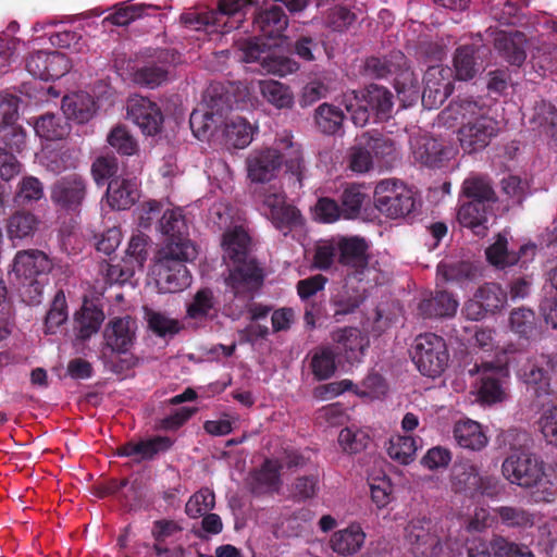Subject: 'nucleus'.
Masks as SVG:
<instances>
[{
    "label": "nucleus",
    "instance_id": "obj_26",
    "mask_svg": "<svg viewBox=\"0 0 557 557\" xmlns=\"http://www.w3.org/2000/svg\"><path fill=\"white\" fill-rule=\"evenodd\" d=\"M491 213L492 208L482 202H467L459 208L457 218L462 226L470 228L475 235L485 236Z\"/></svg>",
    "mask_w": 557,
    "mask_h": 557
},
{
    "label": "nucleus",
    "instance_id": "obj_24",
    "mask_svg": "<svg viewBox=\"0 0 557 557\" xmlns=\"http://www.w3.org/2000/svg\"><path fill=\"white\" fill-rule=\"evenodd\" d=\"M172 441L165 436H157L137 443L129 442L117 449L119 455L132 457L135 461L152 459L159 453L168 450Z\"/></svg>",
    "mask_w": 557,
    "mask_h": 557
},
{
    "label": "nucleus",
    "instance_id": "obj_35",
    "mask_svg": "<svg viewBox=\"0 0 557 557\" xmlns=\"http://www.w3.org/2000/svg\"><path fill=\"white\" fill-rule=\"evenodd\" d=\"M255 26L267 37L280 36L288 25V20L281 7L273 5L261 11L255 18Z\"/></svg>",
    "mask_w": 557,
    "mask_h": 557
},
{
    "label": "nucleus",
    "instance_id": "obj_7",
    "mask_svg": "<svg viewBox=\"0 0 557 557\" xmlns=\"http://www.w3.org/2000/svg\"><path fill=\"white\" fill-rule=\"evenodd\" d=\"M507 361L497 360L493 362L475 363L469 369L470 375H480V384L478 387V396L482 403L495 404L504 401L507 397L505 387V377L508 372L506 369Z\"/></svg>",
    "mask_w": 557,
    "mask_h": 557
},
{
    "label": "nucleus",
    "instance_id": "obj_4",
    "mask_svg": "<svg viewBox=\"0 0 557 557\" xmlns=\"http://www.w3.org/2000/svg\"><path fill=\"white\" fill-rule=\"evenodd\" d=\"M203 102V108L194 110L189 117L190 128L200 139L222 129L226 113L231 110L228 95L220 92L216 87L206 91Z\"/></svg>",
    "mask_w": 557,
    "mask_h": 557
},
{
    "label": "nucleus",
    "instance_id": "obj_18",
    "mask_svg": "<svg viewBox=\"0 0 557 557\" xmlns=\"http://www.w3.org/2000/svg\"><path fill=\"white\" fill-rule=\"evenodd\" d=\"M263 206L269 210V218L278 228L295 225L300 220L299 211L294 206L286 203L285 195L282 191L270 188L264 194Z\"/></svg>",
    "mask_w": 557,
    "mask_h": 557
},
{
    "label": "nucleus",
    "instance_id": "obj_44",
    "mask_svg": "<svg viewBox=\"0 0 557 557\" xmlns=\"http://www.w3.org/2000/svg\"><path fill=\"white\" fill-rule=\"evenodd\" d=\"M494 513L507 528L527 529L534 524V515L520 506H499Z\"/></svg>",
    "mask_w": 557,
    "mask_h": 557
},
{
    "label": "nucleus",
    "instance_id": "obj_11",
    "mask_svg": "<svg viewBox=\"0 0 557 557\" xmlns=\"http://www.w3.org/2000/svg\"><path fill=\"white\" fill-rule=\"evenodd\" d=\"M87 196V182L77 174L58 180L51 188L52 202L66 211L78 212Z\"/></svg>",
    "mask_w": 557,
    "mask_h": 557
},
{
    "label": "nucleus",
    "instance_id": "obj_14",
    "mask_svg": "<svg viewBox=\"0 0 557 557\" xmlns=\"http://www.w3.org/2000/svg\"><path fill=\"white\" fill-rule=\"evenodd\" d=\"M282 166V156L273 148L253 150L246 159L248 178L255 183L270 182Z\"/></svg>",
    "mask_w": 557,
    "mask_h": 557
},
{
    "label": "nucleus",
    "instance_id": "obj_27",
    "mask_svg": "<svg viewBox=\"0 0 557 557\" xmlns=\"http://www.w3.org/2000/svg\"><path fill=\"white\" fill-rule=\"evenodd\" d=\"M196 246L186 237L169 238L158 250L154 262L160 263L164 255H168L169 264L185 265L197 257Z\"/></svg>",
    "mask_w": 557,
    "mask_h": 557
},
{
    "label": "nucleus",
    "instance_id": "obj_19",
    "mask_svg": "<svg viewBox=\"0 0 557 557\" xmlns=\"http://www.w3.org/2000/svg\"><path fill=\"white\" fill-rule=\"evenodd\" d=\"M368 245L363 238L342 237L338 239V262L361 273L369 263Z\"/></svg>",
    "mask_w": 557,
    "mask_h": 557
},
{
    "label": "nucleus",
    "instance_id": "obj_57",
    "mask_svg": "<svg viewBox=\"0 0 557 557\" xmlns=\"http://www.w3.org/2000/svg\"><path fill=\"white\" fill-rule=\"evenodd\" d=\"M342 103L351 114V121L356 126L363 127L368 124L371 110L360 100V95L357 91L345 92Z\"/></svg>",
    "mask_w": 557,
    "mask_h": 557
},
{
    "label": "nucleus",
    "instance_id": "obj_47",
    "mask_svg": "<svg viewBox=\"0 0 557 557\" xmlns=\"http://www.w3.org/2000/svg\"><path fill=\"white\" fill-rule=\"evenodd\" d=\"M37 135L48 140H59L70 133V126L54 114H45L35 123Z\"/></svg>",
    "mask_w": 557,
    "mask_h": 557
},
{
    "label": "nucleus",
    "instance_id": "obj_32",
    "mask_svg": "<svg viewBox=\"0 0 557 557\" xmlns=\"http://www.w3.org/2000/svg\"><path fill=\"white\" fill-rule=\"evenodd\" d=\"M62 110L65 116L77 123L89 121L95 113V101L87 92H76L63 97Z\"/></svg>",
    "mask_w": 557,
    "mask_h": 557
},
{
    "label": "nucleus",
    "instance_id": "obj_22",
    "mask_svg": "<svg viewBox=\"0 0 557 557\" xmlns=\"http://www.w3.org/2000/svg\"><path fill=\"white\" fill-rule=\"evenodd\" d=\"M481 53V49L472 45L461 46L455 51L453 62L457 79H472L483 70Z\"/></svg>",
    "mask_w": 557,
    "mask_h": 557
},
{
    "label": "nucleus",
    "instance_id": "obj_20",
    "mask_svg": "<svg viewBox=\"0 0 557 557\" xmlns=\"http://www.w3.org/2000/svg\"><path fill=\"white\" fill-rule=\"evenodd\" d=\"M366 533L358 523L334 532L329 541L331 549L339 556H352L363 546Z\"/></svg>",
    "mask_w": 557,
    "mask_h": 557
},
{
    "label": "nucleus",
    "instance_id": "obj_5",
    "mask_svg": "<svg viewBox=\"0 0 557 557\" xmlns=\"http://www.w3.org/2000/svg\"><path fill=\"white\" fill-rule=\"evenodd\" d=\"M374 203L376 209L386 216L403 218L414 209V193L397 180H383L375 186Z\"/></svg>",
    "mask_w": 557,
    "mask_h": 557
},
{
    "label": "nucleus",
    "instance_id": "obj_38",
    "mask_svg": "<svg viewBox=\"0 0 557 557\" xmlns=\"http://www.w3.org/2000/svg\"><path fill=\"white\" fill-rule=\"evenodd\" d=\"M313 119L320 132L334 135L342 129L345 114L338 107L324 102L314 110Z\"/></svg>",
    "mask_w": 557,
    "mask_h": 557
},
{
    "label": "nucleus",
    "instance_id": "obj_12",
    "mask_svg": "<svg viewBox=\"0 0 557 557\" xmlns=\"http://www.w3.org/2000/svg\"><path fill=\"white\" fill-rule=\"evenodd\" d=\"M26 69L34 77L48 81L64 76L71 69V62L59 51H37L27 58Z\"/></svg>",
    "mask_w": 557,
    "mask_h": 557
},
{
    "label": "nucleus",
    "instance_id": "obj_30",
    "mask_svg": "<svg viewBox=\"0 0 557 557\" xmlns=\"http://www.w3.org/2000/svg\"><path fill=\"white\" fill-rule=\"evenodd\" d=\"M256 84L263 100L275 109H290L294 106V94L287 85L274 79H259Z\"/></svg>",
    "mask_w": 557,
    "mask_h": 557
},
{
    "label": "nucleus",
    "instance_id": "obj_10",
    "mask_svg": "<svg viewBox=\"0 0 557 557\" xmlns=\"http://www.w3.org/2000/svg\"><path fill=\"white\" fill-rule=\"evenodd\" d=\"M453 72L443 65L430 66L424 74L422 104L432 110L442 106L453 92Z\"/></svg>",
    "mask_w": 557,
    "mask_h": 557
},
{
    "label": "nucleus",
    "instance_id": "obj_50",
    "mask_svg": "<svg viewBox=\"0 0 557 557\" xmlns=\"http://www.w3.org/2000/svg\"><path fill=\"white\" fill-rule=\"evenodd\" d=\"M454 484L458 490L479 491L482 488V478L479 468L470 462H463L455 468Z\"/></svg>",
    "mask_w": 557,
    "mask_h": 557
},
{
    "label": "nucleus",
    "instance_id": "obj_48",
    "mask_svg": "<svg viewBox=\"0 0 557 557\" xmlns=\"http://www.w3.org/2000/svg\"><path fill=\"white\" fill-rule=\"evenodd\" d=\"M511 330L524 338H532L539 334L537 322L532 310L518 308L510 313Z\"/></svg>",
    "mask_w": 557,
    "mask_h": 557
},
{
    "label": "nucleus",
    "instance_id": "obj_28",
    "mask_svg": "<svg viewBox=\"0 0 557 557\" xmlns=\"http://www.w3.org/2000/svg\"><path fill=\"white\" fill-rule=\"evenodd\" d=\"M525 42V36L520 32L499 33L495 38L494 46L510 64L519 66L527 58Z\"/></svg>",
    "mask_w": 557,
    "mask_h": 557
},
{
    "label": "nucleus",
    "instance_id": "obj_6",
    "mask_svg": "<svg viewBox=\"0 0 557 557\" xmlns=\"http://www.w3.org/2000/svg\"><path fill=\"white\" fill-rule=\"evenodd\" d=\"M412 360L423 375L430 377L441 375L449 361L445 341L433 333L419 335L416 338Z\"/></svg>",
    "mask_w": 557,
    "mask_h": 557
},
{
    "label": "nucleus",
    "instance_id": "obj_62",
    "mask_svg": "<svg viewBox=\"0 0 557 557\" xmlns=\"http://www.w3.org/2000/svg\"><path fill=\"white\" fill-rule=\"evenodd\" d=\"M108 143L117 152L132 156L137 152L138 146L135 138L129 134L127 128L117 125L108 135Z\"/></svg>",
    "mask_w": 557,
    "mask_h": 557
},
{
    "label": "nucleus",
    "instance_id": "obj_1",
    "mask_svg": "<svg viewBox=\"0 0 557 557\" xmlns=\"http://www.w3.org/2000/svg\"><path fill=\"white\" fill-rule=\"evenodd\" d=\"M488 111L473 98H459L441 112L440 121L449 127L460 122L459 144L466 152L472 153L485 148L498 132V123Z\"/></svg>",
    "mask_w": 557,
    "mask_h": 557
},
{
    "label": "nucleus",
    "instance_id": "obj_42",
    "mask_svg": "<svg viewBox=\"0 0 557 557\" xmlns=\"http://www.w3.org/2000/svg\"><path fill=\"white\" fill-rule=\"evenodd\" d=\"M462 191L470 198L469 202H482L485 207L492 208L496 201L495 191L491 183L480 176H471L463 182Z\"/></svg>",
    "mask_w": 557,
    "mask_h": 557
},
{
    "label": "nucleus",
    "instance_id": "obj_16",
    "mask_svg": "<svg viewBox=\"0 0 557 557\" xmlns=\"http://www.w3.org/2000/svg\"><path fill=\"white\" fill-rule=\"evenodd\" d=\"M137 330L136 321L129 317H116L106 325L103 337L106 345L115 352L124 354L132 347Z\"/></svg>",
    "mask_w": 557,
    "mask_h": 557
},
{
    "label": "nucleus",
    "instance_id": "obj_37",
    "mask_svg": "<svg viewBox=\"0 0 557 557\" xmlns=\"http://www.w3.org/2000/svg\"><path fill=\"white\" fill-rule=\"evenodd\" d=\"M280 469L277 461L265 460L251 478L252 491L258 494L277 491L281 485Z\"/></svg>",
    "mask_w": 557,
    "mask_h": 557
},
{
    "label": "nucleus",
    "instance_id": "obj_51",
    "mask_svg": "<svg viewBox=\"0 0 557 557\" xmlns=\"http://www.w3.org/2000/svg\"><path fill=\"white\" fill-rule=\"evenodd\" d=\"M416 450V442L411 436L395 435L391 437L387 446L388 456L403 465L413 460Z\"/></svg>",
    "mask_w": 557,
    "mask_h": 557
},
{
    "label": "nucleus",
    "instance_id": "obj_23",
    "mask_svg": "<svg viewBox=\"0 0 557 557\" xmlns=\"http://www.w3.org/2000/svg\"><path fill=\"white\" fill-rule=\"evenodd\" d=\"M230 113L231 111L226 113L221 129L224 143L228 147L243 149L252 140V127L242 116Z\"/></svg>",
    "mask_w": 557,
    "mask_h": 557
},
{
    "label": "nucleus",
    "instance_id": "obj_13",
    "mask_svg": "<svg viewBox=\"0 0 557 557\" xmlns=\"http://www.w3.org/2000/svg\"><path fill=\"white\" fill-rule=\"evenodd\" d=\"M127 117L133 121L144 134L152 136L159 133L163 122L159 107L141 96H133L127 100Z\"/></svg>",
    "mask_w": 557,
    "mask_h": 557
},
{
    "label": "nucleus",
    "instance_id": "obj_25",
    "mask_svg": "<svg viewBox=\"0 0 557 557\" xmlns=\"http://www.w3.org/2000/svg\"><path fill=\"white\" fill-rule=\"evenodd\" d=\"M453 433L458 445L470 450H481L488 443L482 425L470 419L456 422Z\"/></svg>",
    "mask_w": 557,
    "mask_h": 557
},
{
    "label": "nucleus",
    "instance_id": "obj_2",
    "mask_svg": "<svg viewBox=\"0 0 557 557\" xmlns=\"http://www.w3.org/2000/svg\"><path fill=\"white\" fill-rule=\"evenodd\" d=\"M224 258L233 262L225 284L235 296L250 297L263 281L262 270L250 256L251 240L243 226L227 231L223 236Z\"/></svg>",
    "mask_w": 557,
    "mask_h": 557
},
{
    "label": "nucleus",
    "instance_id": "obj_40",
    "mask_svg": "<svg viewBox=\"0 0 557 557\" xmlns=\"http://www.w3.org/2000/svg\"><path fill=\"white\" fill-rule=\"evenodd\" d=\"M39 220L30 212L17 211L7 222V233L10 239L32 237L37 231Z\"/></svg>",
    "mask_w": 557,
    "mask_h": 557
},
{
    "label": "nucleus",
    "instance_id": "obj_61",
    "mask_svg": "<svg viewBox=\"0 0 557 557\" xmlns=\"http://www.w3.org/2000/svg\"><path fill=\"white\" fill-rule=\"evenodd\" d=\"M160 228L169 238L185 237L187 224L182 210H166L160 220Z\"/></svg>",
    "mask_w": 557,
    "mask_h": 557
},
{
    "label": "nucleus",
    "instance_id": "obj_49",
    "mask_svg": "<svg viewBox=\"0 0 557 557\" xmlns=\"http://www.w3.org/2000/svg\"><path fill=\"white\" fill-rule=\"evenodd\" d=\"M475 295L488 313L502 310L507 302L506 292L496 283L484 284L478 288Z\"/></svg>",
    "mask_w": 557,
    "mask_h": 557
},
{
    "label": "nucleus",
    "instance_id": "obj_59",
    "mask_svg": "<svg viewBox=\"0 0 557 557\" xmlns=\"http://www.w3.org/2000/svg\"><path fill=\"white\" fill-rule=\"evenodd\" d=\"M132 79L137 85L156 88L168 79V71L162 66L146 65L134 71Z\"/></svg>",
    "mask_w": 557,
    "mask_h": 557
},
{
    "label": "nucleus",
    "instance_id": "obj_55",
    "mask_svg": "<svg viewBox=\"0 0 557 557\" xmlns=\"http://www.w3.org/2000/svg\"><path fill=\"white\" fill-rule=\"evenodd\" d=\"M312 373L318 380H327L335 370V354L329 347H322L314 351L311 359Z\"/></svg>",
    "mask_w": 557,
    "mask_h": 557
},
{
    "label": "nucleus",
    "instance_id": "obj_34",
    "mask_svg": "<svg viewBox=\"0 0 557 557\" xmlns=\"http://www.w3.org/2000/svg\"><path fill=\"white\" fill-rule=\"evenodd\" d=\"M458 301L447 292H437L433 297L419 305L421 314L428 318L453 317L457 312Z\"/></svg>",
    "mask_w": 557,
    "mask_h": 557
},
{
    "label": "nucleus",
    "instance_id": "obj_8",
    "mask_svg": "<svg viewBox=\"0 0 557 557\" xmlns=\"http://www.w3.org/2000/svg\"><path fill=\"white\" fill-rule=\"evenodd\" d=\"M443 529L428 519H416L406 528V537L416 555L438 557L444 552Z\"/></svg>",
    "mask_w": 557,
    "mask_h": 557
},
{
    "label": "nucleus",
    "instance_id": "obj_31",
    "mask_svg": "<svg viewBox=\"0 0 557 557\" xmlns=\"http://www.w3.org/2000/svg\"><path fill=\"white\" fill-rule=\"evenodd\" d=\"M530 124L557 146V109L550 102L540 101L533 107Z\"/></svg>",
    "mask_w": 557,
    "mask_h": 557
},
{
    "label": "nucleus",
    "instance_id": "obj_54",
    "mask_svg": "<svg viewBox=\"0 0 557 557\" xmlns=\"http://www.w3.org/2000/svg\"><path fill=\"white\" fill-rule=\"evenodd\" d=\"M66 320L67 306L65 295L63 290H58L46 315L45 332L47 334H54Z\"/></svg>",
    "mask_w": 557,
    "mask_h": 557
},
{
    "label": "nucleus",
    "instance_id": "obj_56",
    "mask_svg": "<svg viewBox=\"0 0 557 557\" xmlns=\"http://www.w3.org/2000/svg\"><path fill=\"white\" fill-rule=\"evenodd\" d=\"M214 506V493L209 488H201L188 499L185 511L190 518L197 519L208 513Z\"/></svg>",
    "mask_w": 557,
    "mask_h": 557
},
{
    "label": "nucleus",
    "instance_id": "obj_45",
    "mask_svg": "<svg viewBox=\"0 0 557 557\" xmlns=\"http://www.w3.org/2000/svg\"><path fill=\"white\" fill-rule=\"evenodd\" d=\"M144 313L148 327L158 336H173L181 330L178 320L169 317L164 312L144 307Z\"/></svg>",
    "mask_w": 557,
    "mask_h": 557
},
{
    "label": "nucleus",
    "instance_id": "obj_63",
    "mask_svg": "<svg viewBox=\"0 0 557 557\" xmlns=\"http://www.w3.org/2000/svg\"><path fill=\"white\" fill-rule=\"evenodd\" d=\"M491 548L495 557H534L527 546L518 545L500 535L492 537Z\"/></svg>",
    "mask_w": 557,
    "mask_h": 557
},
{
    "label": "nucleus",
    "instance_id": "obj_21",
    "mask_svg": "<svg viewBox=\"0 0 557 557\" xmlns=\"http://www.w3.org/2000/svg\"><path fill=\"white\" fill-rule=\"evenodd\" d=\"M166 256H163L160 263L154 262L158 283L164 292L176 293L189 285L190 277L186 265L169 264Z\"/></svg>",
    "mask_w": 557,
    "mask_h": 557
},
{
    "label": "nucleus",
    "instance_id": "obj_17",
    "mask_svg": "<svg viewBox=\"0 0 557 557\" xmlns=\"http://www.w3.org/2000/svg\"><path fill=\"white\" fill-rule=\"evenodd\" d=\"M52 261L48 256L36 249L18 251L13 261V272L25 280H34L52 270Z\"/></svg>",
    "mask_w": 557,
    "mask_h": 557
},
{
    "label": "nucleus",
    "instance_id": "obj_43",
    "mask_svg": "<svg viewBox=\"0 0 557 557\" xmlns=\"http://www.w3.org/2000/svg\"><path fill=\"white\" fill-rule=\"evenodd\" d=\"M360 100L380 119H385L393 106L392 94L379 85L369 86L361 94Z\"/></svg>",
    "mask_w": 557,
    "mask_h": 557
},
{
    "label": "nucleus",
    "instance_id": "obj_9",
    "mask_svg": "<svg viewBox=\"0 0 557 557\" xmlns=\"http://www.w3.org/2000/svg\"><path fill=\"white\" fill-rule=\"evenodd\" d=\"M239 60L246 63H259L260 73L285 76L295 71V63L287 58L275 55L264 44L245 40L239 46Z\"/></svg>",
    "mask_w": 557,
    "mask_h": 557
},
{
    "label": "nucleus",
    "instance_id": "obj_36",
    "mask_svg": "<svg viewBox=\"0 0 557 557\" xmlns=\"http://www.w3.org/2000/svg\"><path fill=\"white\" fill-rule=\"evenodd\" d=\"M104 320V313L92 304H85L81 311L75 314L76 336L79 339H87L96 334Z\"/></svg>",
    "mask_w": 557,
    "mask_h": 557
},
{
    "label": "nucleus",
    "instance_id": "obj_58",
    "mask_svg": "<svg viewBox=\"0 0 557 557\" xmlns=\"http://www.w3.org/2000/svg\"><path fill=\"white\" fill-rule=\"evenodd\" d=\"M369 442V435L364 431L355 428H345L338 435L341 447L349 454H357L366 449Z\"/></svg>",
    "mask_w": 557,
    "mask_h": 557
},
{
    "label": "nucleus",
    "instance_id": "obj_39",
    "mask_svg": "<svg viewBox=\"0 0 557 557\" xmlns=\"http://www.w3.org/2000/svg\"><path fill=\"white\" fill-rule=\"evenodd\" d=\"M258 0H219L220 26L226 30L238 28L243 22L245 10Z\"/></svg>",
    "mask_w": 557,
    "mask_h": 557
},
{
    "label": "nucleus",
    "instance_id": "obj_3",
    "mask_svg": "<svg viewBox=\"0 0 557 557\" xmlns=\"http://www.w3.org/2000/svg\"><path fill=\"white\" fill-rule=\"evenodd\" d=\"M503 474L512 484L529 490L536 503L553 502L557 486L545 473L543 461L527 451H515L503 462Z\"/></svg>",
    "mask_w": 557,
    "mask_h": 557
},
{
    "label": "nucleus",
    "instance_id": "obj_52",
    "mask_svg": "<svg viewBox=\"0 0 557 557\" xmlns=\"http://www.w3.org/2000/svg\"><path fill=\"white\" fill-rule=\"evenodd\" d=\"M361 143L372 150L373 159L384 160L393 157L396 151L394 140L377 132H363Z\"/></svg>",
    "mask_w": 557,
    "mask_h": 557
},
{
    "label": "nucleus",
    "instance_id": "obj_46",
    "mask_svg": "<svg viewBox=\"0 0 557 557\" xmlns=\"http://www.w3.org/2000/svg\"><path fill=\"white\" fill-rule=\"evenodd\" d=\"M373 165V156L366 144L361 143L360 135L347 151V168L355 173L363 174L371 171Z\"/></svg>",
    "mask_w": 557,
    "mask_h": 557
},
{
    "label": "nucleus",
    "instance_id": "obj_60",
    "mask_svg": "<svg viewBox=\"0 0 557 557\" xmlns=\"http://www.w3.org/2000/svg\"><path fill=\"white\" fill-rule=\"evenodd\" d=\"M215 298L213 292L209 288L199 289L193 301L187 307V314L193 319H202L210 314L215 308Z\"/></svg>",
    "mask_w": 557,
    "mask_h": 557
},
{
    "label": "nucleus",
    "instance_id": "obj_29",
    "mask_svg": "<svg viewBox=\"0 0 557 557\" xmlns=\"http://www.w3.org/2000/svg\"><path fill=\"white\" fill-rule=\"evenodd\" d=\"M412 151L417 161L429 166L437 165L450 152L441 141L429 136L416 138L412 141Z\"/></svg>",
    "mask_w": 557,
    "mask_h": 557
},
{
    "label": "nucleus",
    "instance_id": "obj_64",
    "mask_svg": "<svg viewBox=\"0 0 557 557\" xmlns=\"http://www.w3.org/2000/svg\"><path fill=\"white\" fill-rule=\"evenodd\" d=\"M537 424L546 442L557 446V406L550 405L544 408Z\"/></svg>",
    "mask_w": 557,
    "mask_h": 557
},
{
    "label": "nucleus",
    "instance_id": "obj_41",
    "mask_svg": "<svg viewBox=\"0 0 557 557\" xmlns=\"http://www.w3.org/2000/svg\"><path fill=\"white\" fill-rule=\"evenodd\" d=\"M506 237L498 235L495 243L491 245L485 253L488 262L498 269H505L516 264L520 259V253H524L528 247L520 248V252L509 251Z\"/></svg>",
    "mask_w": 557,
    "mask_h": 557
},
{
    "label": "nucleus",
    "instance_id": "obj_53",
    "mask_svg": "<svg viewBox=\"0 0 557 557\" xmlns=\"http://www.w3.org/2000/svg\"><path fill=\"white\" fill-rule=\"evenodd\" d=\"M437 274L445 281L473 280L476 275V267L469 261L442 262L437 267Z\"/></svg>",
    "mask_w": 557,
    "mask_h": 557
},
{
    "label": "nucleus",
    "instance_id": "obj_33",
    "mask_svg": "<svg viewBox=\"0 0 557 557\" xmlns=\"http://www.w3.org/2000/svg\"><path fill=\"white\" fill-rule=\"evenodd\" d=\"M138 190L135 182L131 180H113L107 189V199L113 209L125 210L137 199Z\"/></svg>",
    "mask_w": 557,
    "mask_h": 557
},
{
    "label": "nucleus",
    "instance_id": "obj_15",
    "mask_svg": "<svg viewBox=\"0 0 557 557\" xmlns=\"http://www.w3.org/2000/svg\"><path fill=\"white\" fill-rule=\"evenodd\" d=\"M20 99L11 94H0V133L1 139L11 148L20 149L24 143V132L15 125L18 115Z\"/></svg>",
    "mask_w": 557,
    "mask_h": 557
}]
</instances>
